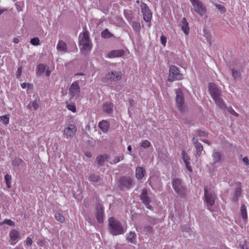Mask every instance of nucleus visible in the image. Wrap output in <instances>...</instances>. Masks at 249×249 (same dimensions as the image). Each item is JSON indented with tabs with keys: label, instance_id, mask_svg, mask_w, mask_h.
<instances>
[{
	"label": "nucleus",
	"instance_id": "53",
	"mask_svg": "<svg viewBox=\"0 0 249 249\" xmlns=\"http://www.w3.org/2000/svg\"><path fill=\"white\" fill-rule=\"evenodd\" d=\"M32 239L29 237H27V238L26 239V244L27 246H31L32 245Z\"/></svg>",
	"mask_w": 249,
	"mask_h": 249
},
{
	"label": "nucleus",
	"instance_id": "20",
	"mask_svg": "<svg viewBox=\"0 0 249 249\" xmlns=\"http://www.w3.org/2000/svg\"><path fill=\"white\" fill-rule=\"evenodd\" d=\"M215 104L220 109L225 110L227 107L221 96H218L213 99Z\"/></svg>",
	"mask_w": 249,
	"mask_h": 249
},
{
	"label": "nucleus",
	"instance_id": "12",
	"mask_svg": "<svg viewBox=\"0 0 249 249\" xmlns=\"http://www.w3.org/2000/svg\"><path fill=\"white\" fill-rule=\"evenodd\" d=\"M209 90L213 99L222 95L221 91L213 83L209 84Z\"/></svg>",
	"mask_w": 249,
	"mask_h": 249
},
{
	"label": "nucleus",
	"instance_id": "29",
	"mask_svg": "<svg viewBox=\"0 0 249 249\" xmlns=\"http://www.w3.org/2000/svg\"><path fill=\"white\" fill-rule=\"evenodd\" d=\"M88 179L91 182H97L100 180L101 177L97 175L91 174L89 175Z\"/></svg>",
	"mask_w": 249,
	"mask_h": 249
},
{
	"label": "nucleus",
	"instance_id": "11",
	"mask_svg": "<svg viewBox=\"0 0 249 249\" xmlns=\"http://www.w3.org/2000/svg\"><path fill=\"white\" fill-rule=\"evenodd\" d=\"M79 45L82 47L90 46V40L89 39V33L88 31L84 32L82 35L80 36Z\"/></svg>",
	"mask_w": 249,
	"mask_h": 249
},
{
	"label": "nucleus",
	"instance_id": "7",
	"mask_svg": "<svg viewBox=\"0 0 249 249\" xmlns=\"http://www.w3.org/2000/svg\"><path fill=\"white\" fill-rule=\"evenodd\" d=\"M204 196L205 202L208 208L214 205L216 196L213 192L205 187L204 189ZM209 209L210 210V208Z\"/></svg>",
	"mask_w": 249,
	"mask_h": 249
},
{
	"label": "nucleus",
	"instance_id": "52",
	"mask_svg": "<svg viewBox=\"0 0 249 249\" xmlns=\"http://www.w3.org/2000/svg\"><path fill=\"white\" fill-rule=\"evenodd\" d=\"M21 72H22V69L21 67H19L18 69V70H17V71L16 73L17 77L18 78L20 76Z\"/></svg>",
	"mask_w": 249,
	"mask_h": 249
},
{
	"label": "nucleus",
	"instance_id": "34",
	"mask_svg": "<svg viewBox=\"0 0 249 249\" xmlns=\"http://www.w3.org/2000/svg\"><path fill=\"white\" fill-rule=\"evenodd\" d=\"M38 107L39 104L37 103L36 101H34L32 102L28 106V107L31 110H36L38 108Z\"/></svg>",
	"mask_w": 249,
	"mask_h": 249
},
{
	"label": "nucleus",
	"instance_id": "26",
	"mask_svg": "<svg viewBox=\"0 0 249 249\" xmlns=\"http://www.w3.org/2000/svg\"><path fill=\"white\" fill-rule=\"evenodd\" d=\"M108 156L107 155H99L96 158V161L100 166H103L104 165V162L107 160Z\"/></svg>",
	"mask_w": 249,
	"mask_h": 249
},
{
	"label": "nucleus",
	"instance_id": "8",
	"mask_svg": "<svg viewBox=\"0 0 249 249\" xmlns=\"http://www.w3.org/2000/svg\"><path fill=\"white\" fill-rule=\"evenodd\" d=\"M182 78V75L180 73L178 68L175 66H171L169 68L168 81L172 82L175 80H181Z\"/></svg>",
	"mask_w": 249,
	"mask_h": 249
},
{
	"label": "nucleus",
	"instance_id": "50",
	"mask_svg": "<svg viewBox=\"0 0 249 249\" xmlns=\"http://www.w3.org/2000/svg\"><path fill=\"white\" fill-rule=\"evenodd\" d=\"M197 135L199 137H204L206 135V133L205 131H202L201 130H198Z\"/></svg>",
	"mask_w": 249,
	"mask_h": 249
},
{
	"label": "nucleus",
	"instance_id": "22",
	"mask_svg": "<svg viewBox=\"0 0 249 249\" xmlns=\"http://www.w3.org/2000/svg\"><path fill=\"white\" fill-rule=\"evenodd\" d=\"M146 171L143 167H138L136 168L135 173L136 178L138 179H141L143 178L144 175L145 174Z\"/></svg>",
	"mask_w": 249,
	"mask_h": 249
},
{
	"label": "nucleus",
	"instance_id": "16",
	"mask_svg": "<svg viewBox=\"0 0 249 249\" xmlns=\"http://www.w3.org/2000/svg\"><path fill=\"white\" fill-rule=\"evenodd\" d=\"M181 157L182 159L184 161V163L185 165L186 168L187 170L190 172H192V168L190 165V160L191 159L187 154V153L185 151H182L181 152Z\"/></svg>",
	"mask_w": 249,
	"mask_h": 249
},
{
	"label": "nucleus",
	"instance_id": "27",
	"mask_svg": "<svg viewBox=\"0 0 249 249\" xmlns=\"http://www.w3.org/2000/svg\"><path fill=\"white\" fill-rule=\"evenodd\" d=\"M136 234L135 232L134 231L129 232L127 237L128 241L132 244H135L136 243Z\"/></svg>",
	"mask_w": 249,
	"mask_h": 249
},
{
	"label": "nucleus",
	"instance_id": "10",
	"mask_svg": "<svg viewBox=\"0 0 249 249\" xmlns=\"http://www.w3.org/2000/svg\"><path fill=\"white\" fill-rule=\"evenodd\" d=\"M140 7L143 19L147 22H150L152 17V13L149 7L143 2L141 3Z\"/></svg>",
	"mask_w": 249,
	"mask_h": 249
},
{
	"label": "nucleus",
	"instance_id": "23",
	"mask_svg": "<svg viewBox=\"0 0 249 249\" xmlns=\"http://www.w3.org/2000/svg\"><path fill=\"white\" fill-rule=\"evenodd\" d=\"M241 183H238V186L236 188L232 197V201L237 202L239 197L241 196L242 189Z\"/></svg>",
	"mask_w": 249,
	"mask_h": 249
},
{
	"label": "nucleus",
	"instance_id": "58",
	"mask_svg": "<svg viewBox=\"0 0 249 249\" xmlns=\"http://www.w3.org/2000/svg\"><path fill=\"white\" fill-rule=\"evenodd\" d=\"M85 155L88 158H90L91 157V153L90 152L87 151L85 153Z\"/></svg>",
	"mask_w": 249,
	"mask_h": 249
},
{
	"label": "nucleus",
	"instance_id": "59",
	"mask_svg": "<svg viewBox=\"0 0 249 249\" xmlns=\"http://www.w3.org/2000/svg\"><path fill=\"white\" fill-rule=\"evenodd\" d=\"M7 10V9L6 8H3L0 7V15H1L5 11H6Z\"/></svg>",
	"mask_w": 249,
	"mask_h": 249
},
{
	"label": "nucleus",
	"instance_id": "44",
	"mask_svg": "<svg viewBox=\"0 0 249 249\" xmlns=\"http://www.w3.org/2000/svg\"><path fill=\"white\" fill-rule=\"evenodd\" d=\"M1 225L3 224H6L11 226H14L15 222L10 219H5L3 222L0 223Z\"/></svg>",
	"mask_w": 249,
	"mask_h": 249
},
{
	"label": "nucleus",
	"instance_id": "14",
	"mask_svg": "<svg viewBox=\"0 0 249 249\" xmlns=\"http://www.w3.org/2000/svg\"><path fill=\"white\" fill-rule=\"evenodd\" d=\"M76 127L73 124H70L67 128H65L64 134L68 138L72 137L76 132Z\"/></svg>",
	"mask_w": 249,
	"mask_h": 249
},
{
	"label": "nucleus",
	"instance_id": "1",
	"mask_svg": "<svg viewBox=\"0 0 249 249\" xmlns=\"http://www.w3.org/2000/svg\"><path fill=\"white\" fill-rule=\"evenodd\" d=\"M108 231L113 235L123 234L126 231L121 223L114 217L108 219Z\"/></svg>",
	"mask_w": 249,
	"mask_h": 249
},
{
	"label": "nucleus",
	"instance_id": "13",
	"mask_svg": "<svg viewBox=\"0 0 249 249\" xmlns=\"http://www.w3.org/2000/svg\"><path fill=\"white\" fill-rule=\"evenodd\" d=\"M141 199L147 208L149 209L152 208V207L150 205L151 200L147 196V191L146 189L142 190L141 196Z\"/></svg>",
	"mask_w": 249,
	"mask_h": 249
},
{
	"label": "nucleus",
	"instance_id": "42",
	"mask_svg": "<svg viewBox=\"0 0 249 249\" xmlns=\"http://www.w3.org/2000/svg\"><path fill=\"white\" fill-rule=\"evenodd\" d=\"M23 161L20 159H16L13 160L12 164L15 166H19L22 163Z\"/></svg>",
	"mask_w": 249,
	"mask_h": 249
},
{
	"label": "nucleus",
	"instance_id": "38",
	"mask_svg": "<svg viewBox=\"0 0 249 249\" xmlns=\"http://www.w3.org/2000/svg\"><path fill=\"white\" fill-rule=\"evenodd\" d=\"M67 104V108L68 109H69L70 111H71L72 112H75L76 109L75 105L73 103H70L69 104L67 102L66 103Z\"/></svg>",
	"mask_w": 249,
	"mask_h": 249
},
{
	"label": "nucleus",
	"instance_id": "39",
	"mask_svg": "<svg viewBox=\"0 0 249 249\" xmlns=\"http://www.w3.org/2000/svg\"><path fill=\"white\" fill-rule=\"evenodd\" d=\"M140 145L141 147L146 148L151 146V143L147 140H143L140 143Z\"/></svg>",
	"mask_w": 249,
	"mask_h": 249
},
{
	"label": "nucleus",
	"instance_id": "35",
	"mask_svg": "<svg viewBox=\"0 0 249 249\" xmlns=\"http://www.w3.org/2000/svg\"><path fill=\"white\" fill-rule=\"evenodd\" d=\"M131 25L135 31L138 32L140 31L141 25L139 22L135 21H132L131 23Z\"/></svg>",
	"mask_w": 249,
	"mask_h": 249
},
{
	"label": "nucleus",
	"instance_id": "49",
	"mask_svg": "<svg viewBox=\"0 0 249 249\" xmlns=\"http://www.w3.org/2000/svg\"><path fill=\"white\" fill-rule=\"evenodd\" d=\"M215 7L221 12H224L226 11L225 8L220 4H216Z\"/></svg>",
	"mask_w": 249,
	"mask_h": 249
},
{
	"label": "nucleus",
	"instance_id": "19",
	"mask_svg": "<svg viewBox=\"0 0 249 249\" xmlns=\"http://www.w3.org/2000/svg\"><path fill=\"white\" fill-rule=\"evenodd\" d=\"M124 52L122 49L114 50L109 52L107 54V56L110 58L121 57L124 54Z\"/></svg>",
	"mask_w": 249,
	"mask_h": 249
},
{
	"label": "nucleus",
	"instance_id": "4",
	"mask_svg": "<svg viewBox=\"0 0 249 249\" xmlns=\"http://www.w3.org/2000/svg\"><path fill=\"white\" fill-rule=\"evenodd\" d=\"M176 103L177 107L179 111L183 112L186 111L184 104V96L182 90L180 89H175Z\"/></svg>",
	"mask_w": 249,
	"mask_h": 249
},
{
	"label": "nucleus",
	"instance_id": "25",
	"mask_svg": "<svg viewBox=\"0 0 249 249\" xmlns=\"http://www.w3.org/2000/svg\"><path fill=\"white\" fill-rule=\"evenodd\" d=\"M109 123L107 121H102L99 123L100 128L104 132L108 131L109 128Z\"/></svg>",
	"mask_w": 249,
	"mask_h": 249
},
{
	"label": "nucleus",
	"instance_id": "61",
	"mask_svg": "<svg viewBox=\"0 0 249 249\" xmlns=\"http://www.w3.org/2000/svg\"><path fill=\"white\" fill-rule=\"evenodd\" d=\"M50 73H51V71H49V70H47L46 72V75L47 76H48L50 75Z\"/></svg>",
	"mask_w": 249,
	"mask_h": 249
},
{
	"label": "nucleus",
	"instance_id": "6",
	"mask_svg": "<svg viewBox=\"0 0 249 249\" xmlns=\"http://www.w3.org/2000/svg\"><path fill=\"white\" fill-rule=\"evenodd\" d=\"M172 186L175 192L182 197L184 196L185 189L182 181L179 178H174L172 181Z\"/></svg>",
	"mask_w": 249,
	"mask_h": 249
},
{
	"label": "nucleus",
	"instance_id": "43",
	"mask_svg": "<svg viewBox=\"0 0 249 249\" xmlns=\"http://www.w3.org/2000/svg\"><path fill=\"white\" fill-rule=\"evenodd\" d=\"M39 40L37 37L32 38L30 41V43L34 46H37L39 45Z\"/></svg>",
	"mask_w": 249,
	"mask_h": 249
},
{
	"label": "nucleus",
	"instance_id": "54",
	"mask_svg": "<svg viewBox=\"0 0 249 249\" xmlns=\"http://www.w3.org/2000/svg\"><path fill=\"white\" fill-rule=\"evenodd\" d=\"M21 86L22 88L25 89L26 88H29L31 86V85L29 83H23L21 84Z\"/></svg>",
	"mask_w": 249,
	"mask_h": 249
},
{
	"label": "nucleus",
	"instance_id": "24",
	"mask_svg": "<svg viewBox=\"0 0 249 249\" xmlns=\"http://www.w3.org/2000/svg\"><path fill=\"white\" fill-rule=\"evenodd\" d=\"M113 105L110 102H107L104 104L103 108L104 111L109 114L112 112Z\"/></svg>",
	"mask_w": 249,
	"mask_h": 249
},
{
	"label": "nucleus",
	"instance_id": "37",
	"mask_svg": "<svg viewBox=\"0 0 249 249\" xmlns=\"http://www.w3.org/2000/svg\"><path fill=\"white\" fill-rule=\"evenodd\" d=\"M55 219L60 223H63L65 222V218L64 216L60 213H56L55 214Z\"/></svg>",
	"mask_w": 249,
	"mask_h": 249
},
{
	"label": "nucleus",
	"instance_id": "47",
	"mask_svg": "<svg viewBox=\"0 0 249 249\" xmlns=\"http://www.w3.org/2000/svg\"><path fill=\"white\" fill-rule=\"evenodd\" d=\"M90 51V48H81V52L84 54H88Z\"/></svg>",
	"mask_w": 249,
	"mask_h": 249
},
{
	"label": "nucleus",
	"instance_id": "18",
	"mask_svg": "<svg viewBox=\"0 0 249 249\" xmlns=\"http://www.w3.org/2000/svg\"><path fill=\"white\" fill-rule=\"evenodd\" d=\"M96 218L99 223L103 222V207L101 204H98L96 208Z\"/></svg>",
	"mask_w": 249,
	"mask_h": 249
},
{
	"label": "nucleus",
	"instance_id": "21",
	"mask_svg": "<svg viewBox=\"0 0 249 249\" xmlns=\"http://www.w3.org/2000/svg\"><path fill=\"white\" fill-rule=\"evenodd\" d=\"M180 26L184 34L186 35H188L189 33L190 28L188 23L187 22L185 18H183L182 19V20L180 22Z\"/></svg>",
	"mask_w": 249,
	"mask_h": 249
},
{
	"label": "nucleus",
	"instance_id": "64",
	"mask_svg": "<svg viewBox=\"0 0 249 249\" xmlns=\"http://www.w3.org/2000/svg\"><path fill=\"white\" fill-rule=\"evenodd\" d=\"M150 222L153 224H156V220L155 219H153L151 221H150Z\"/></svg>",
	"mask_w": 249,
	"mask_h": 249
},
{
	"label": "nucleus",
	"instance_id": "3",
	"mask_svg": "<svg viewBox=\"0 0 249 249\" xmlns=\"http://www.w3.org/2000/svg\"><path fill=\"white\" fill-rule=\"evenodd\" d=\"M192 7L191 10L192 13H196L201 17L206 15L207 8L203 3L200 0H190Z\"/></svg>",
	"mask_w": 249,
	"mask_h": 249
},
{
	"label": "nucleus",
	"instance_id": "36",
	"mask_svg": "<svg viewBox=\"0 0 249 249\" xmlns=\"http://www.w3.org/2000/svg\"><path fill=\"white\" fill-rule=\"evenodd\" d=\"M112 36V34L110 33L107 29L103 31L101 33V36L105 38H109Z\"/></svg>",
	"mask_w": 249,
	"mask_h": 249
},
{
	"label": "nucleus",
	"instance_id": "28",
	"mask_svg": "<svg viewBox=\"0 0 249 249\" xmlns=\"http://www.w3.org/2000/svg\"><path fill=\"white\" fill-rule=\"evenodd\" d=\"M10 237L11 240L15 241L19 238V232L16 230H13L10 232Z\"/></svg>",
	"mask_w": 249,
	"mask_h": 249
},
{
	"label": "nucleus",
	"instance_id": "41",
	"mask_svg": "<svg viewBox=\"0 0 249 249\" xmlns=\"http://www.w3.org/2000/svg\"><path fill=\"white\" fill-rule=\"evenodd\" d=\"M124 159V156L123 155L120 156H117L115 157L113 161L111 162V164H116L119 162L121 160Z\"/></svg>",
	"mask_w": 249,
	"mask_h": 249
},
{
	"label": "nucleus",
	"instance_id": "31",
	"mask_svg": "<svg viewBox=\"0 0 249 249\" xmlns=\"http://www.w3.org/2000/svg\"><path fill=\"white\" fill-rule=\"evenodd\" d=\"M232 76L235 80H240L241 78V73L233 69H231Z\"/></svg>",
	"mask_w": 249,
	"mask_h": 249
},
{
	"label": "nucleus",
	"instance_id": "5",
	"mask_svg": "<svg viewBox=\"0 0 249 249\" xmlns=\"http://www.w3.org/2000/svg\"><path fill=\"white\" fill-rule=\"evenodd\" d=\"M69 94L71 99L77 100L80 97L81 92L79 81L73 82L69 89Z\"/></svg>",
	"mask_w": 249,
	"mask_h": 249
},
{
	"label": "nucleus",
	"instance_id": "32",
	"mask_svg": "<svg viewBox=\"0 0 249 249\" xmlns=\"http://www.w3.org/2000/svg\"><path fill=\"white\" fill-rule=\"evenodd\" d=\"M46 66L42 64H39L37 66V73L39 75H41L46 71Z\"/></svg>",
	"mask_w": 249,
	"mask_h": 249
},
{
	"label": "nucleus",
	"instance_id": "33",
	"mask_svg": "<svg viewBox=\"0 0 249 249\" xmlns=\"http://www.w3.org/2000/svg\"><path fill=\"white\" fill-rule=\"evenodd\" d=\"M4 179L5 181L7 187L8 188H10L11 187V176L8 174H6L4 176Z\"/></svg>",
	"mask_w": 249,
	"mask_h": 249
},
{
	"label": "nucleus",
	"instance_id": "9",
	"mask_svg": "<svg viewBox=\"0 0 249 249\" xmlns=\"http://www.w3.org/2000/svg\"><path fill=\"white\" fill-rule=\"evenodd\" d=\"M133 182V180L131 177L123 176L119 179L118 184L121 189H129L131 187Z\"/></svg>",
	"mask_w": 249,
	"mask_h": 249
},
{
	"label": "nucleus",
	"instance_id": "55",
	"mask_svg": "<svg viewBox=\"0 0 249 249\" xmlns=\"http://www.w3.org/2000/svg\"><path fill=\"white\" fill-rule=\"evenodd\" d=\"M66 44L62 41H60L58 42L57 47H66Z\"/></svg>",
	"mask_w": 249,
	"mask_h": 249
},
{
	"label": "nucleus",
	"instance_id": "15",
	"mask_svg": "<svg viewBox=\"0 0 249 249\" xmlns=\"http://www.w3.org/2000/svg\"><path fill=\"white\" fill-rule=\"evenodd\" d=\"M212 157L213 161V163L210 164L212 166H213L214 164L220 162L222 161V154L216 150L213 151Z\"/></svg>",
	"mask_w": 249,
	"mask_h": 249
},
{
	"label": "nucleus",
	"instance_id": "51",
	"mask_svg": "<svg viewBox=\"0 0 249 249\" xmlns=\"http://www.w3.org/2000/svg\"><path fill=\"white\" fill-rule=\"evenodd\" d=\"M181 230L183 231L189 232L190 231V228L187 225H183L181 227Z\"/></svg>",
	"mask_w": 249,
	"mask_h": 249
},
{
	"label": "nucleus",
	"instance_id": "45",
	"mask_svg": "<svg viewBox=\"0 0 249 249\" xmlns=\"http://www.w3.org/2000/svg\"><path fill=\"white\" fill-rule=\"evenodd\" d=\"M226 109H227V110L228 111V112H229L230 113H231L233 115H234L236 117L238 116V115H239L237 113H236L231 107H227V108H226Z\"/></svg>",
	"mask_w": 249,
	"mask_h": 249
},
{
	"label": "nucleus",
	"instance_id": "56",
	"mask_svg": "<svg viewBox=\"0 0 249 249\" xmlns=\"http://www.w3.org/2000/svg\"><path fill=\"white\" fill-rule=\"evenodd\" d=\"M242 160L246 165H248L249 164V160L247 157H244Z\"/></svg>",
	"mask_w": 249,
	"mask_h": 249
},
{
	"label": "nucleus",
	"instance_id": "57",
	"mask_svg": "<svg viewBox=\"0 0 249 249\" xmlns=\"http://www.w3.org/2000/svg\"><path fill=\"white\" fill-rule=\"evenodd\" d=\"M67 48H57V50L60 52H65Z\"/></svg>",
	"mask_w": 249,
	"mask_h": 249
},
{
	"label": "nucleus",
	"instance_id": "46",
	"mask_svg": "<svg viewBox=\"0 0 249 249\" xmlns=\"http://www.w3.org/2000/svg\"><path fill=\"white\" fill-rule=\"evenodd\" d=\"M143 231L147 232L152 233L153 232L154 230L152 227L150 226H146L144 227Z\"/></svg>",
	"mask_w": 249,
	"mask_h": 249
},
{
	"label": "nucleus",
	"instance_id": "48",
	"mask_svg": "<svg viewBox=\"0 0 249 249\" xmlns=\"http://www.w3.org/2000/svg\"><path fill=\"white\" fill-rule=\"evenodd\" d=\"M160 41H161V44L163 46H165L166 45V36H163V35H162L160 36Z\"/></svg>",
	"mask_w": 249,
	"mask_h": 249
},
{
	"label": "nucleus",
	"instance_id": "17",
	"mask_svg": "<svg viewBox=\"0 0 249 249\" xmlns=\"http://www.w3.org/2000/svg\"><path fill=\"white\" fill-rule=\"evenodd\" d=\"M192 141L196 150V157H200L202 151L203 150V146L198 142V140L194 137L193 138Z\"/></svg>",
	"mask_w": 249,
	"mask_h": 249
},
{
	"label": "nucleus",
	"instance_id": "2",
	"mask_svg": "<svg viewBox=\"0 0 249 249\" xmlns=\"http://www.w3.org/2000/svg\"><path fill=\"white\" fill-rule=\"evenodd\" d=\"M123 75L122 71H113L108 72L102 78V81L107 83H115L121 80Z\"/></svg>",
	"mask_w": 249,
	"mask_h": 249
},
{
	"label": "nucleus",
	"instance_id": "62",
	"mask_svg": "<svg viewBox=\"0 0 249 249\" xmlns=\"http://www.w3.org/2000/svg\"><path fill=\"white\" fill-rule=\"evenodd\" d=\"M203 142H204L205 143L208 144V145H211V143L210 142L207 140H203L202 141Z\"/></svg>",
	"mask_w": 249,
	"mask_h": 249
},
{
	"label": "nucleus",
	"instance_id": "63",
	"mask_svg": "<svg viewBox=\"0 0 249 249\" xmlns=\"http://www.w3.org/2000/svg\"><path fill=\"white\" fill-rule=\"evenodd\" d=\"M13 42L15 43H18L19 42V40L18 39L15 38L13 39Z\"/></svg>",
	"mask_w": 249,
	"mask_h": 249
},
{
	"label": "nucleus",
	"instance_id": "60",
	"mask_svg": "<svg viewBox=\"0 0 249 249\" xmlns=\"http://www.w3.org/2000/svg\"><path fill=\"white\" fill-rule=\"evenodd\" d=\"M124 15H125V17L126 18H127V20H128V21H129L130 20H131V17H129L128 16V17H127V15H126V10H124Z\"/></svg>",
	"mask_w": 249,
	"mask_h": 249
},
{
	"label": "nucleus",
	"instance_id": "30",
	"mask_svg": "<svg viewBox=\"0 0 249 249\" xmlns=\"http://www.w3.org/2000/svg\"><path fill=\"white\" fill-rule=\"evenodd\" d=\"M240 211L242 218L244 219H247L248 218V215L246 207L245 204H243L241 205Z\"/></svg>",
	"mask_w": 249,
	"mask_h": 249
},
{
	"label": "nucleus",
	"instance_id": "40",
	"mask_svg": "<svg viewBox=\"0 0 249 249\" xmlns=\"http://www.w3.org/2000/svg\"><path fill=\"white\" fill-rule=\"evenodd\" d=\"M0 120L2 121L5 124H7L9 122V117L8 115H3L0 117Z\"/></svg>",
	"mask_w": 249,
	"mask_h": 249
}]
</instances>
